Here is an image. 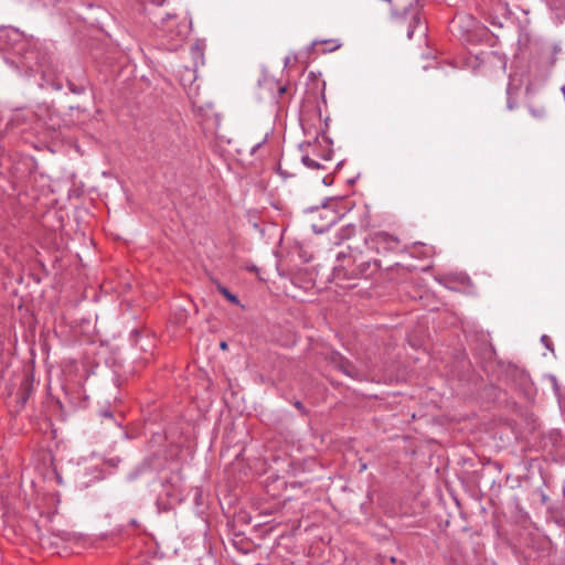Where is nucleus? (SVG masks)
<instances>
[{"label": "nucleus", "instance_id": "nucleus-1", "mask_svg": "<svg viewBox=\"0 0 565 565\" xmlns=\"http://www.w3.org/2000/svg\"><path fill=\"white\" fill-rule=\"evenodd\" d=\"M364 247L372 254H390L401 249V241L398 237L387 232H375L364 238Z\"/></svg>", "mask_w": 565, "mask_h": 565}, {"label": "nucleus", "instance_id": "nucleus-2", "mask_svg": "<svg viewBox=\"0 0 565 565\" xmlns=\"http://www.w3.org/2000/svg\"><path fill=\"white\" fill-rule=\"evenodd\" d=\"M366 248L352 249V258L355 265L354 274L359 278H372L381 268L380 260L372 256Z\"/></svg>", "mask_w": 565, "mask_h": 565}, {"label": "nucleus", "instance_id": "nucleus-3", "mask_svg": "<svg viewBox=\"0 0 565 565\" xmlns=\"http://www.w3.org/2000/svg\"><path fill=\"white\" fill-rule=\"evenodd\" d=\"M175 19L177 17L174 14H167V17L162 19V31L164 32V36L172 41L170 44L171 49H177L188 35L186 23H177Z\"/></svg>", "mask_w": 565, "mask_h": 565}, {"label": "nucleus", "instance_id": "nucleus-4", "mask_svg": "<svg viewBox=\"0 0 565 565\" xmlns=\"http://www.w3.org/2000/svg\"><path fill=\"white\" fill-rule=\"evenodd\" d=\"M329 363L349 377L359 380L360 373L351 361L339 352H333L328 359Z\"/></svg>", "mask_w": 565, "mask_h": 565}, {"label": "nucleus", "instance_id": "nucleus-5", "mask_svg": "<svg viewBox=\"0 0 565 565\" xmlns=\"http://www.w3.org/2000/svg\"><path fill=\"white\" fill-rule=\"evenodd\" d=\"M301 149L303 152L301 156V161L306 167L312 170L324 169V167L317 160V158L310 156L309 149H313L312 143L308 142L306 145H302Z\"/></svg>", "mask_w": 565, "mask_h": 565}, {"label": "nucleus", "instance_id": "nucleus-6", "mask_svg": "<svg viewBox=\"0 0 565 565\" xmlns=\"http://www.w3.org/2000/svg\"><path fill=\"white\" fill-rule=\"evenodd\" d=\"M34 391V379L32 374H26L21 381L19 387V395L21 402L24 404Z\"/></svg>", "mask_w": 565, "mask_h": 565}, {"label": "nucleus", "instance_id": "nucleus-7", "mask_svg": "<svg viewBox=\"0 0 565 565\" xmlns=\"http://www.w3.org/2000/svg\"><path fill=\"white\" fill-rule=\"evenodd\" d=\"M320 217L327 218L328 223L326 225L318 226L317 224L312 225V228L316 232H323L329 225L333 224L337 220V213L328 207H322L318 211Z\"/></svg>", "mask_w": 565, "mask_h": 565}, {"label": "nucleus", "instance_id": "nucleus-8", "mask_svg": "<svg viewBox=\"0 0 565 565\" xmlns=\"http://www.w3.org/2000/svg\"><path fill=\"white\" fill-rule=\"evenodd\" d=\"M217 290L232 303L238 305L239 300L237 296L233 295L226 287L217 284Z\"/></svg>", "mask_w": 565, "mask_h": 565}, {"label": "nucleus", "instance_id": "nucleus-9", "mask_svg": "<svg viewBox=\"0 0 565 565\" xmlns=\"http://www.w3.org/2000/svg\"><path fill=\"white\" fill-rule=\"evenodd\" d=\"M355 233V226L352 224H349L344 227H342L339 232L340 239H348Z\"/></svg>", "mask_w": 565, "mask_h": 565}, {"label": "nucleus", "instance_id": "nucleus-10", "mask_svg": "<svg viewBox=\"0 0 565 565\" xmlns=\"http://www.w3.org/2000/svg\"><path fill=\"white\" fill-rule=\"evenodd\" d=\"M316 145H313V149H309L310 151V156L313 157V158H320L324 161H329L331 159V153L330 151H328L327 153H323V154H317L316 153Z\"/></svg>", "mask_w": 565, "mask_h": 565}, {"label": "nucleus", "instance_id": "nucleus-11", "mask_svg": "<svg viewBox=\"0 0 565 565\" xmlns=\"http://www.w3.org/2000/svg\"><path fill=\"white\" fill-rule=\"evenodd\" d=\"M542 343L545 345L546 349L553 351L552 340L548 335H542L541 338Z\"/></svg>", "mask_w": 565, "mask_h": 565}, {"label": "nucleus", "instance_id": "nucleus-12", "mask_svg": "<svg viewBox=\"0 0 565 565\" xmlns=\"http://www.w3.org/2000/svg\"><path fill=\"white\" fill-rule=\"evenodd\" d=\"M10 32L14 33L15 35H19L15 31L8 30V29H1L0 30V39L3 36H8Z\"/></svg>", "mask_w": 565, "mask_h": 565}, {"label": "nucleus", "instance_id": "nucleus-13", "mask_svg": "<svg viewBox=\"0 0 565 565\" xmlns=\"http://www.w3.org/2000/svg\"><path fill=\"white\" fill-rule=\"evenodd\" d=\"M278 171H279V173H280L282 177H285V178H286V177H289V174H287V173L282 170L281 163H279V166H278Z\"/></svg>", "mask_w": 565, "mask_h": 565}, {"label": "nucleus", "instance_id": "nucleus-14", "mask_svg": "<svg viewBox=\"0 0 565 565\" xmlns=\"http://www.w3.org/2000/svg\"><path fill=\"white\" fill-rule=\"evenodd\" d=\"M102 415H103L104 417H108V418H111V417H113V414H111L110 412H108V411L103 412V413H102Z\"/></svg>", "mask_w": 565, "mask_h": 565}, {"label": "nucleus", "instance_id": "nucleus-15", "mask_svg": "<svg viewBox=\"0 0 565 565\" xmlns=\"http://www.w3.org/2000/svg\"><path fill=\"white\" fill-rule=\"evenodd\" d=\"M130 523H131L134 526H136V527H138V526H139V523H138V522H137V520H135V519H132V520L130 521Z\"/></svg>", "mask_w": 565, "mask_h": 565}, {"label": "nucleus", "instance_id": "nucleus-16", "mask_svg": "<svg viewBox=\"0 0 565 565\" xmlns=\"http://www.w3.org/2000/svg\"><path fill=\"white\" fill-rule=\"evenodd\" d=\"M295 406L298 408V409H302V404L300 402H296L295 403Z\"/></svg>", "mask_w": 565, "mask_h": 565}, {"label": "nucleus", "instance_id": "nucleus-17", "mask_svg": "<svg viewBox=\"0 0 565 565\" xmlns=\"http://www.w3.org/2000/svg\"><path fill=\"white\" fill-rule=\"evenodd\" d=\"M220 347H221V349L225 350L227 348V344H226V342L223 341V342H221Z\"/></svg>", "mask_w": 565, "mask_h": 565}, {"label": "nucleus", "instance_id": "nucleus-18", "mask_svg": "<svg viewBox=\"0 0 565 565\" xmlns=\"http://www.w3.org/2000/svg\"><path fill=\"white\" fill-rule=\"evenodd\" d=\"M285 92H286V87L285 86L279 87V94H284Z\"/></svg>", "mask_w": 565, "mask_h": 565}, {"label": "nucleus", "instance_id": "nucleus-19", "mask_svg": "<svg viewBox=\"0 0 565 565\" xmlns=\"http://www.w3.org/2000/svg\"><path fill=\"white\" fill-rule=\"evenodd\" d=\"M407 35H408V38H412V35H413V30H408Z\"/></svg>", "mask_w": 565, "mask_h": 565}, {"label": "nucleus", "instance_id": "nucleus-20", "mask_svg": "<svg viewBox=\"0 0 565 565\" xmlns=\"http://www.w3.org/2000/svg\"><path fill=\"white\" fill-rule=\"evenodd\" d=\"M158 3H161V0H156Z\"/></svg>", "mask_w": 565, "mask_h": 565}]
</instances>
